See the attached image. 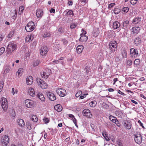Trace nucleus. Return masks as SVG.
Instances as JSON below:
<instances>
[{
	"label": "nucleus",
	"instance_id": "obj_1",
	"mask_svg": "<svg viewBox=\"0 0 146 146\" xmlns=\"http://www.w3.org/2000/svg\"><path fill=\"white\" fill-rule=\"evenodd\" d=\"M17 45L13 42L9 43L7 48V53L10 54L14 52L17 49Z\"/></svg>",
	"mask_w": 146,
	"mask_h": 146
},
{
	"label": "nucleus",
	"instance_id": "obj_2",
	"mask_svg": "<svg viewBox=\"0 0 146 146\" xmlns=\"http://www.w3.org/2000/svg\"><path fill=\"white\" fill-rule=\"evenodd\" d=\"M134 139L137 143L139 145L142 142V137L140 132H137L134 135Z\"/></svg>",
	"mask_w": 146,
	"mask_h": 146
},
{
	"label": "nucleus",
	"instance_id": "obj_3",
	"mask_svg": "<svg viewBox=\"0 0 146 146\" xmlns=\"http://www.w3.org/2000/svg\"><path fill=\"white\" fill-rule=\"evenodd\" d=\"M35 27L34 23L31 21L28 23L25 27V29L27 32H29L32 31Z\"/></svg>",
	"mask_w": 146,
	"mask_h": 146
},
{
	"label": "nucleus",
	"instance_id": "obj_4",
	"mask_svg": "<svg viewBox=\"0 0 146 146\" xmlns=\"http://www.w3.org/2000/svg\"><path fill=\"white\" fill-rule=\"evenodd\" d=\"M130 52L131 58H135L137 57L138 55V52L137 49L132 48L130 49Z\"/></svg>",
	"mask_w": 146,
	"mask_h": 146
},
{
	"label": "nucleus",
	"instance_id": "obj_5",
	"mask_svg": "<svg viewBox=\"0 0 146 146\" xmlns=\"http://www.w3.org/2000/svg\"><path fill=\"white\" fill-rule=\"evenodd\" d=\"M0 102L1 105L4 110H7L8 108V104L6 99L3 97L2 98Z\"/></svg>",
	"mask_w": 146,
	"mask_h": 146
},
{
	"label": "nucleus",
	"instance_id": "obj_6",
	"mask_svg": "<svg viewBox=\"0 0 146 146\" xmlns=\"http://www.w3.org/2000/svg\"><path fill=\"white\" fill-rule=\"evenodd\" d=\"M117 42L115 41H113L109 43V47L113 52L116 50L117 47Z\"/></svg>",
	"mask_w": 146,
	"mask_h": 146
},
{
	"label": "nucleus",
	"instance_id": "obj_7",
	"mask_svg": "<svg viewBox=\"0 0 146 146\" xmlns=\"http://www.w3.org/2000/svg\"><path fill=\"white\" fill-rule=\"evenodd\" d=\"M36 81L38 84L40 85L42 88H46L47 84L44 81L41 80L40 78H36Z\"/></svg>",
	"mask_w": 146,
	"mask_h": 146
},
{
	"label": "nucleus",
	"instance_id": "obj_8",
	"mask_svg": "<svg viewBox=\"0 0 146 146\" xmlns=\"http://www.w3.org/2000/svg\"><path fill=\"white\" fill-rule=\"evenodd\" d=\"M57 93L60 96L64 97L66 94V90L62 88H59L56 90Z\"/></svg>",
	"mask_w": 146,
	"mask_h": 146
},
{
	"label": "nucleus",
	"instance_id": "obj_9",
	"mask_svg": "<svg viewBox=\"0 0 146 146\" xmlns=\"http://www.w3.org/2000/svg\"><path fill=\"white\" fill-rule=\"evenodd\" d=\"M82 113L84 116L87 117L91 118L92 116L90 110L88 109L84 110L82 112Z\"/></svg>",
	"mask_w": 146,
	"mask_h": 146
},
{
	"label": "nucleus",
	"instance_id": "obj_10",
	"mask_svg": "<svg viewBox=\"0 0 146 146\" xmlns=\"http://www.w3.org/2000/svg\"><path fill=\"white\" fill-rule=\"evenodd\" d=\"M46 95L50 100L51 101H54L56 99V97L55 95L50 92H47Z\"/></svg>",
	"mask_w": 146,
	"mask_h": 146
},
{
	"label": "nucleus",
	"instance_id": "obj_11",
	"mask_svg": "<svg viewBox=\"0 0 146 146\" xmlns=\"http://www.w3.org/2000/svg\"><path fill=\"white\" fill-rule=\"evenodd\" d=\"M48 51V48L46 46H45L41 48L40 50V53L42 56H45Z\"/></svg>",
	"mask_w": 146,
	"mask_h": 146
},
{
	"label": "nucleus",
	"instance_id": "obj_12",
	"mask_svg": "<svg viewBox=\"0 0 146 146\" xmlns=\"http://www.w3.org/2000/svg\"><path fill=\"white\" fill-rule=\"evenodd\" d=\"M3 140L2 142L3 145V146H7L9 142V137L6 135H4Z\"/></svg>",
	"mask_w": 146,
	"mask_h": 146
},
{
	"label": "nucleus",
	"instance_id": "obj_13",
	"mask_svg": "<svg viewBox=\"0 0 146 146\" xmlns=\"http://www.w3.org/2000/svg\"><path fill=\"white\" fill-rule=\"evenodd\" d=\"M123 125L128 129H130L132 126L131 122L130 121H124Z\"/></svg>",
	"mask_w": 146,
	"mask_h": 146
},
{
	"label": "nucleus",
	"instance_id": "obj_14",
	"mask_svg": "<svg viewBox=\"0 0 146 146\" xmlns=\"http://www.w3.org/2000/svg\"><path fill=\"white\" fill-rule=\"evenodd\" d=\"M33 104V101L29 99H27L25 102V104L26 107L31 108Z\"/></svg>",
	"mask_w": 146,
	"mask_h": 146
},
{
	"label": "nucleus",
	"instance_id": "obj_15",
	"mask_svg": "<svg viewBox=\"0 0 146 146\" xmlns=\"http://www.w3.org/2000/svg\"><path fill=\"white\" fill-rule=\"evenodd\" d=\"M33 77L31 76H29L27 78L26 83L27 84L31 85L33 82Z\"/></svg>",
	"mask_w": 146,
	"mask_h": 146
},
{
	"label": "nucleus",
	"instance_id": "obj_16",
	"mask_svg": "<svg viewBox=\"0 0 146 146\" xmlns=\"http://www.w3.org/2000/svg\"><path fill=\"white\" fill-rule=\"evenodd\" d=\"M84 47L82 45H80L78 46L76 48L77 53L78 54L81 53Z\"/></svg>",
	"mask_w": 146,
	"mask_h": 146
},
{
	"label": "nucleus",
	"instance_id": "obj_17",
	"mask_svg": "<svg viewBox=\"0 0 146 146\" xmlns=\"http://www.w3.org/2000/svg\"><path fill=\"white\" fill-rule=\"evenodd\" d=\"M66 13L65 15H72L73 16L74 15V13H73V11L71 10H68L66 9L64 12V13Z\"/></svg>",
	"mask_w": 146,
	"mask_h": 146
},
{
	"label": "nucleus",
	"instance_id": "obj_18",
	"mask_svg": "<svg viewBox=\"0 0 146 146\" xmlns=\"http://www.w3.org/2000/svg\"><path fill=\"white\" fill-rule=\"evenodd\" d=\"M43 11L41 9H38L36 10V14L37 17L38 18L41 17L43 15Z\"/></svg>",
	"mask_w": 146,
	"mask_h": 146
},
{
	"label": "nucleus",
	"instance_id": "obj_19",
	"mask_svg": "<svg viewBox=\"0 0 146 146\" xmlns=\"http://www.w3.org/2000/svg\"><path fill=\"white\" fill-rule=\"evenodd\" d=\"M42 101L44 102L45 100V98L43 95L40 93H38L36 96Z\"/></svg>",
	"mask_w": 146,
	"mask_h": 146
},
{
	"label": "nucleus",
	"instance_id": "obj_20",
	"mask_svg": "<svg viewBox=\"0 0 146 146\" xmlns=\"http://www.w3.org/2000/svg\"><path fill=\"white\" fill-rule=\"evenodd\" d=\"M140 29L139 27H134L132 29L133 33L136 34L138 33Z\"/></svg>",
	"mask_w": 146,
	"mask_h": 146
},
{
	"label": "nucleus",
	"instance_id": "obj_21",
	"mask_svg": "<svg viewBox=\"0 0 146 146\" xmlns=\"http://www.w3.org/2000/svg\"><path fill=\"white\" fill-rule=\"evenodd\" d=\"M141 42V39L140 38L137 37L135 39L133 43L136 46L138 45Z\"/></svg>",
	"mask_w": 146,
	"mask_h": 146
},
{
	"label": "nucleus",
	"instance_id": "obj_22",
	"mask_svg": "<svg viewBox=\"0 0 146 146\" xmlns=\"http://www.w3.org/2000/svg\"><path fill=\"white\" fill-rule=\"evenodd\" d=\"M120 26V23L117 21H115L113 22V28L115 29L119 28Z\"/></svg>",
	"mask_w": 146,
	"mask_h": 146
},
{
	"label": "nucleus",
	"instance_id": "obj_23",
	"mask_svg": "<svg viewBox=\"0 0 146 146\" xmlns=\"http://www.w3.org/2000/svg\"><path fill=\"white\" fill-rule=\"evenodd\" d=\"M129 21H126L122 23V28L124 29H126L129 25Z\"/></svg>",
	"mask_w": 146,
	"mask_h": 146
},
{
	"label": "nucleus",
	"instance_id": "obj_24",
	"mask_svg": "<svg viewBox=\"0 0 146 146\" xmlns=\"http://www.w3.org/2000/svg\"><path fill=\"white\" fill-rule=\"evenodd\" d=\"M28 92L29 94L33 97L35 96L34 89L31 88H30Z\"/></svg>",
	"mask_w": 146,
	"mask_h": 146
},
{
	"label": "nucleus",
	"instance_id": "obj_25",
	"mask_svg": "<svg viewBox=\"0 0 146 146\" xmlns=\"http://www.w3.org/2000/svg\"><path fill=\"white\" fill-rule=\"evenodd\" d=\"M54 108L58 112H60L62 110V107L60 104H58L55 106Z\"/></svg>",
	"mask_w": 146,
	"mask_h": 146
},
{
	"label": "nucleus",
	"instance_id": "obj_26",
	"mask_svg": "<svg viewBox=\"0 0 146 146\" xmlns=\"http://www.w3.org/2000/svg\"><path fill=\"white\" fill-rule=\"evenodd\" d=\"M81 36L79 39V40L80 41H86L88 38V37L86 35H81Z\"/></svg>",
	"mask_w": 146,
	"mask_h": 146
},
{
	"label": "nucleus",
	"instance_id": "obj_27",
	"mask_svg": "<svg viewBox=\"0 0 146 146\" xmlns=\"http://www.w3.org/2000/svg\"><path fill=\"white\" fill-rule=\"evenodd\" d=\"M18 125L21 127L24 126L25 125V123L23 120L20 119L18 120Z\"/></svg>",
	"mask_w": 146,
	"mask_h": 146
},
{
	"label": "nucleus",
	"instance_id": "obj_28",
	"mask_svg": "<svg viewBox=\"0 0 146 146\" xmlns=\"http://www.w3.org/2000/svg\"><path fill=\"white\" fill-rule=\"evenodd\" d=\"M121 54L123 58L127 57V53L125 49H123L121 51Z\"/></svg>",
	"mask_w": 146,
	"mask_h": 146
},
{
	"label": "nucleus",
	"instance_id": "obj_29",
	"mask_svg": "<svg viewBox=\"0 0 146 146\" xmlns=\"http://www.w3.org/2000/svg\"><path fill=\"white\" fill-rule=\"evenodd\" d=\"M140 21V19L139 17H137L133 19L132 23L134 24H137Z\"/></svg>",
	"mask_w": 146,
	"mask_h": 146
},
{
	"label": "nucleus",
	"instance_id": "obj_30",
	"mask_svg": "<svg viewBox=\"0 0 146 146\" xmlns=\"http://www.w3.org/2000/svg\"><path fill=\"white\" fill-rule=\"evenodd\" d=\"M31 119L34 122H36L38 120V119L36 115H32L31 117Z\"/></svg>",
	"mask_w": 146,
	"mask_h": 146
},
{
	"label": "nucleus",
	"instance_id": "obj_31",
	"mask_svg": "<svg viewBox=\"0 0 146 146\" xmlns=\"http://www.w3.org/2000/svg\"><path fill=\"white\" fill-rule=\"evenodd\" d=\"M97 104L96 102L95 101H91L89 103V105L91 107H94Z\"/></svg>",
	"mask_w": 146,
	"mask_h": 146
},
{
	"label": "nucleus",
	"instance_id": "obj_32",
	"mask_svg": "<svg viewBox=\"0 0 146 146\" xmlns=\"http://www.w3.org/2000/svg\"><path fill=\"white\" fill-rule=\"evenodd\" d=\"M41 75L42 78L46 79L48 77V75L46 74V73L44 72H41Z\"/></svg>",
	"mask_w": 146,
	"mask_h": 146
},
{
	"label": "nucleus",
	"instance_id": "obj_33",
	"mask_svg": "<svg viewBox=\"0 0 146 146\" xmlns=\"http://www.w3.org/2000/svg\"><path fill=\"white\" fill-rule=\"evenodd\" d=\"M23 69L22 68H20L17 71V73L18 74L17 76L18 77L21 76L22 75L23 73Z\"/></svg>",
	"mask_w": 146,
	"mask_h": 146
},
{
	"label": "nucleus",
	"instance_id": "obj_34",
	"mask_svg": "<svg viewBox=\"0 0 146 146\" xmlns=\"http://www.w3.org/2000/svg\"><path fill=\"white\" fill-rule=\"evenodd\" d=\"M140 62V60L139 59H135L134 62V64L136 66L139 65Z\"/></svg>",
	"mask_w": 146,
	"mask_h": 146
},
{
	"label": "nucleus",
	"instance_id": "obj_35",
	"mask_svg": "<svg viewBox=\"0 0 146 146\" xmlns=\"http://www.w3.org/2000/svg\"><path fill=\"white\" fill-rule=\"evenodd\" d=\"M26 127L29 130H31L32 129L31 124L29 122H27L26 123Z\"/></svg>",
	"mask_w": 146,
	"mask_h": 146
},
{
	"label": "nucleus",
	"instance_id": "obj_36",
	"mask_svg": "<svg viewBox=\"0 0 146 146\" xmlns=\"http://www.w3.org/2000/svg\"><path fill=\"white\" fill-rule=\"evenodd\" d=\"M115 114L117 116L119 117L122 116L123 115L122 113L120 111H116L115 112Z\"/></svg>",
	"mask_w": 146,
	"mask_h": 146
},
{
	"label": "nucleus",
	"instance_id": "obj_37",
	"mask_svg": "<svg viewBox=\"0 0 146 146\" xmlns=\"http://www.w3.org/2000/svg\"><path fill=\"white\" fill-rule=\"evenodd\" d=\"M5 68L4 72L5 73H8L10 71L11 69V68L9 66H6Z\"/></svg>",
	"mask_w": 146,
	"mask_h": 146
},
{
	"label": "nucleus",
	"instance_id": "obj_38",
	"mask_svg": "<svg viewBox=\"0 0 146 146\" xmlns=\"http://www.w3.org/2000/svg\"><path fill=\"white\" fill-rule=\"evenodd\" d=\"M62 44L63 45L65 46V47H66L68 43V41L65 39L64 38L62 39Z\"/></svg>",
	"mask_w": 146,
	"mask_h": 146
},
{
	"label": "nucleus",
	"instance_id": "obj_39",
	"mask_svg": "<svg viewBox=\"0 0 146 146\" xmlns=\"http://www.w3.org/2000/svg\"><path fill=\"white\" fill-rule=\"evenodd\" d=\"M32 39H31V36L29 35H27L25 39L26 42H28L29 41H30L32 40Z\"/></svg>",
	"mask_w": 146,
	"mask_h": 146
},
{
	"label": "nucleus",
	"instance_id": "obj_40",
	"mask_svg": "<svg viewBox=\"0 0 146 146\" xmlns=\"http://www.w3.org/2000/svg\"><path fill=\"white\" fill-rule=\"evenodd\" d=\"M120 11V9L117 8H115L114 9V12L115 14H117L119 13Z\"/></svg>",
	"mask_w": 146,
	"mask_h": 146
},
{
	"label": "nucleus",
	"instance_id": "obj_41",
	"mask_svg": "<svg viewBox=\"0 0 146 146\" xmlns=\"http://www.w3.org/2000/svg\"><path fill=\"white\" fill-rule=\"evenodd\" d=\"M39 61L38 60H36L33 62V64L34 66H36L39 64Z\"/></svg>",
	"mask_w": 146,
	"mask_h": 146
},
{
	"label": "nucleus",
	"instance_id": "obj_42",
	"mask_svg": "<svg viewBox=\"0 0 146 146\" xmlns=\"http://www.w3.org/2000/svg\"><path fill=\"white\" fill-rule=\"evenodd\" d=\"M129 8L128 7H124L122 9V11L124 13H127L129 11Z\"/></svg>",
	"mask_w": 146,
	"mask_h": 146
},
{
	"label": "nucleus",
	"instance_id": "obj_43",
	"mask_svg": "<svg viewBox=\"0 0 146 146\" xmlns=\"http://www.w3.org/2000/svg\"><path fill=\"white\" fill-rule=\"evenodd\" d=\"M50 33L48 32H46L44 33L43 35V37L45 38L48 37H50Z\"/></svg>",
	"mask_w": 146,
	"mask_h": 146
},
{
	"label": "nucleus",
	"instance_id": "obj_44",
	"mask_svg": "<svg viewBox=\"0 0 146 146\" xmlns=\"http://www.w3.org/2000/svg\"><path fill=\"white\" fill-rule=\"evenodd\" d=\"M24 7L23 6H21L19 7V12L21 13H22L24 9Z\"/></svg>",
	"mask_w": 146,
	"mask_h": 146
},
{
	"label": "nucleus",
	"instance_id": "obj_45",
	"mask_svg": "<svg viewBox=\"0 0 146 146\" xmlns=\"http://www.w3.org/2000/svg\"><path fill=\"white\" fill-rule=\"evenodd\" d=\"M5 50V48L3 47H2L0 48V55H1L4 52Z\"/></svg>",
	"mask_w": 146,
	"mask_h": 146
},
{
	"label": "nucleus",
	"instance_id": "obj_46",
	"mask_svg": "<svg viewBox=\"0 0 146 146\" xmlns=\"http://www.w3.org/2000/svg\"><path fill=\"white\" fill-rule=\"evenodd\" d=\"M102 105V107L104 108L108 109L109 107L105 103H103Z\"/></svg>",
	"mask_w": 146,
	"mask_h": 146
},
{
	"label": "nucleus",
	"instance_id": "obj_47",
	"mask_svg": "<svg viewBox=\"0 0 146 146\" xmlns=\"http://www.w3.org/2000/svg\"><path fill=\"white\" fill-rule=\"evenodd\" d=\"M3 86V81L0 82V92L1 91Z\"/></svg>",
	"mask_w": 146,
	"mask_h": 146
},
{
	"label": "nucleus",
	"instance_id": "obj_48",
	"mask_svg": "<svg viewBox=\"0 0 146 146\" xmlns=\"http://www.w3.org/2000/svg\"><path fill=\"white\" fill-rule=\"evenodd\" d=\"M82 93V92L81 91H79L75 95L76 97L77 98L79 96H80Z\"/></svg>",
	"mask_w": 146,
	"mask_h": 146
},
{
	"label": "nucleus",
	"instance_id": "obj_49",
	"mask_svg": "<svg viewBox=\"0 0 146 146\" xmlns=\"http://www.w3.org/2000/svg\"><path fill=\"white\" fill-rule=\"evenodd\" d=\"M127 64L128 65L130 66L132 64V61L130 60H128L127 62Z\"/></svg>",
	"mask_w": 146,
	"mask_h": 146
},
{
	"label": "nucleus",
	"instance_id": "obj_50",
	"mask_svg": "<svg viewBox=\"0 0 146 146\" xmlns=\"http://www.w3.org/2000/svg\"><path fill=\"white\" fill-rule=\"evenodd\" d=\"M14 34V32L13 31H11L9 34L8 35V37L9 38H10Z\"/></svg>",
	"mask_w": 146,
	"mask_h": 146
},
{
	"label": "nucleus",
	"instance_id": "obj_51",
	"mask_svg": "<svg viewBox=\"0 0 146 146\" xmlns=\"http://www.w3.org/2000/svg\"><path fill=\"white\" fill-rule=\"evenodd\" d=\"M43 120L46 123H48L49 122V119L46 117H44L43 119Z\"/></svg>",
	"mask_w": 146,
	"mask_h": 146
},
{
	"label": "nucleus",
	"instance_id": "obj_52",
	"mask_svg": "<svg viewBox=\"0 0 146 146\" xmlns=\"http://www.w3.org/2000/svg\"><path fill=\"white\" fill-rule=\"evenodd\" d=\"M77 26V25L75 23L71 24L70 25V28L71 29L75 28Z\"/></svg>",
	"mask_w": 146,
	"mask_h": 146
},
{
	"label": "nucleus",
	"instance_id": "obj_53",
	"mask_svg": "<svg viewBox=\"0 0 146 146\" xmlns=\"http://www.w3.org/2000/svg\"><path fill=\"white\" fill-rule=\"evenodd\" d=\"M115 5V4L114 3H111L108 6V9H111L112 7L113 6Z\"/></svg>",
	"mask_w": 146,
	"mask_h": 146
},
{
	"label": "nucleus",
	"instance_id": "obj_54",
	"mask_svg": "<svg viewBox=\"0 0 146 146\" xmlns=\"http://www.w3.org/2000/svg\"><path fill=\"white\" fill-rule=\"evenodd\" d=\"M137 0H131L130 3L132 4H135L137 3Z\"/></svg>",
	"mask_w": 146,
	"mask_h": 146
},
{
	"label": "nucleus",
	"instance_id": "obj_55",
	"mask_svg": "<svg viewBox=\"0 0 146 146\" xmlns=\"http://www.w3.org/2000/svg\"><path fill=\"white\" fill-rule=\"evenodd\" d=\"M115 117H113L112 115H110L109 117V119L111 121H113V119H114V118H115Z\"/></svg>",
	"mask_w": 146,
	"mask_h": 146
},
{
	"label": "nucleus",
	"instance_id": "obj_56",
	"mask_svg": "<svg viewBox=\"0 0 146 146\" xmlns=\"http://www.w3.org/2000/svg\"><path fill=\"white\" fill-rule=\"evenodd\" d=\"M12 91L13 95H14L15 93H17V90H16L15 91V89L13 88H12Z\"/></svg>",
	"mask_w": 146,
	"mask_h": 146
},
{
	"label": "nucleus",
	"instance_id": "obj_57",
	"mask_svg": "<svg viewBox=\"0 0 146 146\" xmlns=\"http://www.w3.org/2000/svg\"><path fill=\"white\" fill-rule=\"evenodd\" d=\"M119 94H121L123 96H125V94L122 92L120 90H119L118 91V92H117Z\"/></svg>",
	"mask_w": 146,
	"mask_h": 146
},
{
	"label": "nucleus",
	"instance_id": "obj_58",
	"mask_svg": "<svg viewBox=\"0 0 146 146\" xmlns=\"http://www.w3.org/2000/svg\"><path fill=\"white\" fill-rule=\"evenodd\" d=\"M90 126L92 129L93 130H94L95 129V127L94 125L93 124L91 123L90 124Z\"/></svg>",
	"mask_w": 146,
	"mask_h": 146
},
{
	"label": "nucleus",
	"instance_id": "obj_59",
	"mask_svg": "<svg viewBox=\"0 0 146 146\" xmlns=\"http://www.w3.org/2000/svg\"><path fill=\"white\" fill-rule=\"evenodd\" d=\"M68 116L72 118V120L75 117L72 114H69Z\"/></svg>",
	"mask_w": 146,
	"mask_h": 146
},
{
	"label": "nucleus",
	"instance_id": "obj_60",
	"mask_svg": "<svg viewBox=\"0 0 146 146\" xmlns=\"http://www.w3.org/2000/svg\"><path fill=\"white\" fill-rule=\"evenodd\" d=\"M82 33L80 34V35H85L86 34V31H84L83 29H82Z\"/></svg>",
	"mask_w": 146,
	"mask_h": 146
},
{
	"label": "nucleus",
	"instance_id": "obj_61",
	"mask_svg": "<svg viewBox=\"0 0 146 146\" xmlns=\"http://www.w3.org/2000/svg\"><path fill=\"white\" fill-rule=\"evenodd\" d=\"M58 31L59 32L63 33L64 32V30L62 28H60L58 30Z\"/></svg>",
	"mask_w": 146,
	"mask_h": 146
},
{
	"label": "nucleus",
	"instance_id": "obj_62",
	"mask_svg": "<svg viewBox=\"0 0 146 146\" xmlns=\"http://www.w3.org/2000/svg\"><path fill=\"white\" fill-rule=\"evenodd\" d=\"M108 135L107 132H103L102 133V135L104 137H105Z\"/></svg>",
	"mask_w": 146,
	"mask_h": 146
},
{
	"label": "nucleus",
	"instance_id": "obj_63",
	"mask_svg": "<svg viewBox=\"0 0 146 146\" xmlns=\"http://www.w3.org/2000/svg\"><path fill=\"white\" fill-rule=\"evenodd\" d=\"M104 138L106 141H109L110 140L108 134Z\"/></svg>",
	"mask_w": 146,
	"mask_h": 146
},
{
	"label": "nucleus",
	"instance_id": "obj_64",
	"mask_svg": "<svg viewBox=\"0 0 146 146\" xmlns=\"http://www.w3.org/2000/svg\"><path fill=\"white\" fill-rule=\"evenodd\" d=\"M68 4L69 5L71 6L72 5V1H70L68 2Z\"/></svg>",
	"mask_w": 146,
	"mask_h": 146
}]
</instances>
